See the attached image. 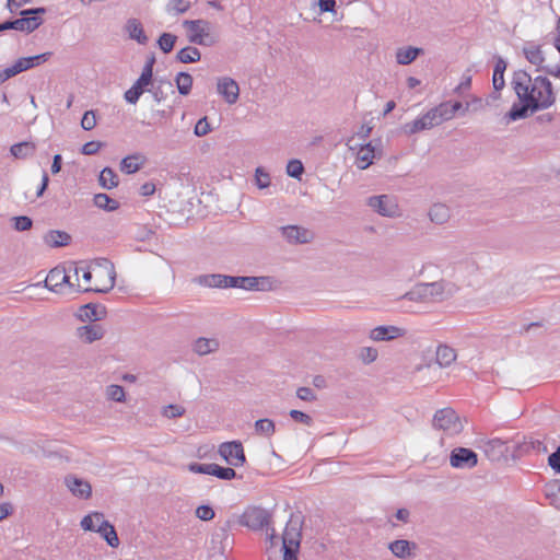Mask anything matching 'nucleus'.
Wrapping results in <instances>:
<instances>
[{"mask_svg": "<svg viewBox=\"0 0 560 560\" xmlns=\"http://www.w3.org/2000/svg\"><path fill=\"white\" fill-rule=\"evenodd\" d=\"M512 86L520 103L513 104L506 113L509 121L527 118L538 110L550 108L556 103V92L546 77L532 78L525 71H517L513 75Z\"/></svg>", "mask_w": 560, "mask_h": 560, "instance_id": "nucleus-1", "label": "nucleus"}, {"mask_svg": "<svg viewBox=\"0 0 560 560\" xmlns=\"http://www.w3.org/2000/svg\"><path fill=\"white\" fill-rule=\"evenodd\" d=\"M71 270L73 280L71 283L72 293H107L115 285V267L105 258L72 262Z\"/></svg>", "mask_w": 560, "mask_h": 560, "instance_id": "nucleus-2", "label": "nucleus"}, {"mask_svg": "<svg viewBox=\"0 0 560 560\" xmlns=\"http://www.w3.org/2000/svg\"><path fill=\"white\" fill-rule=\"evenodd\" d=\"M459 291V287L452 280L440 279L432 282H418L408 292L402 295V299L417 302H444L452 299Z\"/></svg>", "mask_w": 560, "mask_h": 560, "instance_id": "nucleus-3", "label": "nucleus"}, {"mask_svg": "<svg viewBox=\"0 0 560 560\" xmlns=\"http://www.w3.org/2000/svg\"><path fill=\"white\" fill-rule=\"evenodd\" d=\"M457 359L456 350L448 345H439L435 350V364L427 362L418 364L413 374L421 382H435L440 370L451 366Z\"/></svg>", "mask_w": 560, "mask_h": 560, "instance_id": "nucleus-4", "label": "nucleus"}, {"mask_svg": "<svg viewBox=\"0 0 560 560\" xmlns=\"http://www.w3.org/2000/svg\"><path fill=\"white\" fill-rule=\"evenodd\" d=\"M183 27L186 30L187 39L192 44L210 47L218 42V34L207 20H185Z\"/></svg>", "mask_w": 560, "mask_h": 560, "instance_id": "nucleus-5", "label": "nucleus"}, {"mask_svg": "<svg viewBox=\"0 0 560 560\" xmlns=\"http://www.w3.org/2000/svg\"><path fill=\"white\" fill-rule=\"evenodd\" d=\"M346 144L354 153V164L359 170H366L374 163L375 159L382 156V150L372 142L362 143L357 141L355 137H350Z\"/></svg>", "mask_w": 560, "mask_h": 560, "instance_id": "nucleus-6", "label": "nucleus"}, {"mask_svg": "<svg viewBox=\"0 0 560 560\" xmlns=\"http://www.w3.org/2000/svg\"><path fill=\"white\" fill-rule=\"evenodd\" d=\"M71 272V264L68 267L51 269L44 281L45 288L57 294H72L71 283L73 280Z\"/></svg>", "mask_w": 560, "mask_h": 560, "instance_id": "nucleus-7", "label": "nucleus"}, {"mask_svg": "<svg viewBox=\"0 0 560 560\" xmlns=\"http://www.w3.org/2000/svg\"><path fill=\"white\" fill-rule=\"evenodd\" d=\"M443 121L441 110L439 106H435L412 121L404 124L400 131L406 136H412L424 130H430L441 125Z\"/></svg>", "mask_w": 560, "mask_h": 560, "instance_id": "nucleus-8", "label": "nucleus"}, {"mask_svg": "<svg viewBox=\"0 0 560 560\" xmlns=\"http://www.w3.org/2000/svg\"><path fill=\"white\" fill-rule=\"evenodd\" d=\"M366 205L378 215L385 218H398L401 215V209L398 200L393 195L371 196L366 199Z\"/></svg>", "mask_w": 560, "mask_h": 560, "instance_id": "nucleus-9", "label": "nucleus"}, {"mask_svg": "<svg viewBox=\"0 0 560 560\" xmlns=\"http://www.w3.org/2000/svg\"><path fill=\"white\" fill-rule=\"evenodd\" d=\"M433 427L444 431L448 435H456L462 432L464 424L455 410L452 408H443L435 412Z\"/></svg>", "mask_w": 560, "mask_h": 560, "instance_id": "nucleus-10", "label": "nucleus"}, {"mask_svg": "<svg viewBox=\"0 0 560 560\" xmlns=\"http://www.w3.org/2000/svg\"><path fill=\"white\" fill-rule=\"evenodd\" d=\"M277 287L276 280L268 276L261 277H234L230 276V288H238L247 291H272Z\"/></svg>", "mask_w": 560, "mask_h": 560, "instance_id": "nucleus-11", "label": "nucleus"}, {"mask_svg": "<svg viewBox=\"0 0 560 560\" xmlns=\"http://www.w3.org/2000/svg\"><path fill=\"white\" fill-rule=\"evenodd\" d=\"M45 9H32L24 10L21 12L22 18L15 21H8L2 23V27L7 30H16L21 32H33L42 24V19L36 16V14H43Z\"/></svg>", "mask_w": 560, "mask_h": 560, "instance_id": "nucleus-12", "label": "nucleus"}, {"mask_svg": "<svg viewBox=\"0 0 560 560\" xmlns=\"http://www.w3.org/2000/svg\"><path fill=\"white\" fill-rule=\"evenodd\" d=\"M407 330L396 325H380L369 330L368 337L374 342L393 341L404 338Z\"/></svg>", "mask_w": 560, "mask_h": 560, "instance_id": "nucleus-13", "label": "nucleus"}, {"mask_svg": "<svg viewBox=\"0 0 560 560\" xmlns=\"http://www.w3.org/2000/svg\"><path fill=\"white\" fill-rule=\"evenodd\" d=\"M280 234L291 245L307 244L314 240L313 231L300 225L281 226Z\"/></svg>", "mask_w": 560, "mask_h": 560, "instance_id": "nucleus-14", "label": "nucleus"}, {"mask_svg": "<svg viewBox=\"0 0 560 560\" xmlns=\"http://www.w3.org/2000/svg\"><path fill=\"white\" fill-rule=\"evenodd\" d=\"M63 485L68 491L77 499L89 500L92 497L91 483L78 477L77 475L69 474L63 478Z\"/></svg>", "mask_w": 560, "mask_h": 560, "instance_id": "nucleus-15", "label": "nucleus"}, {"mask_svg": "<svg viewBox=\"0 0 560 560\" xmlns=\"http://www.w3.org/2000/svg\"><path fill=\"white\" fill-rule=\"evenodd\" d=\"M219 454L231 466H242L245 463V454L241 442H224L219 446Z\"/></svg>", "mask_w": 560, "mask_h": 560, "instance_id": "nucleus-16", "label": "nucleus"}, {"mask_svg": "<svg viewBox=\"0 0 560 560\" xmlns=\"http://www.w3.org/2000/svg\"><path fill=\"white\" fill-rule=\"evenodd\" d=\"M388 550L399 560H412L417 557L419 547L408 539H395L388 544Z\"/></svg>", "mask_w": 560, "mask_h": 560, "instance_id": "nucleus-17", "label": "nucleus"}, {"mask_svg": "<svg viewBox=\"0 0 560 560\" xmlns=\"http://www.w3.org/2000/svg\"><path fill=\"white\" fill-rule=\"evenodd\" d=\"M217 92L229 105L235 104L240 97V86L237 82L230 77H220L217 79Z\"/></svg>", "mask_w": 560, "mask_h": 560, "instance_id": "nucleus-18", "label": "nucleus"}, {"mask_svg": "<svg viewBox=\"0 0 560 560\" xmlns=\"http://www.w3.org/2000/svg\"><path fill=\"white\" fill-rule=\"evenodd\" d=\"M270 515L261 508H250L245 511L241 523L250 529H261L269 524Z\"/></svg>", "mask_w": 560, "mask_h": 560, "instance_id": "nucleus-19", "label": "nucleus"}, {"mask_svg": "<svg viewBox=\"0 0 560 560\" xmlns=\"http://www.w3.org/2000/svg\"><path fill=\"white\" fill-rule=\"evenodd\" d=\"M450 463L455 468H472L477 465V454L469 448H455L450 457Z\"/></svg>", "mask_w": 560, "mask_h": 560, "instance_id": "nucleus-20", "label": "nucleus"}, {"mask_svg": "<svg viewBox=\"0 0 560 560\" xmlns=\"http://www.w3.org/2000/svg\"><path fill=\"white\" fill-rule=\"evenodd\" d=\"M301 526L298 521L290 520L282 535V550H299L301 541Z\"/></svg>", "mask_w": 560, "mask_h": 560, "instance_id": "nucleus-21", "label": "nucleus"}, {"mask_svg": "<svg viewBox=\"0 0 560 560\" xmlns=\"http://www.w3.org/2000/svg\"><path fill=\"white\" fill-rule=\"evenodd\" d=\"M104 335L105 330L98 324H86L75 328V337L80 342L85 345L101 340Z\"/></svg>", "mask_w": 560, "mask_h": 560, "instance_id": "nucleus-22", "label": "nucleus"}, {"mask_svg": "<svg viewBox=\"0 0 560 560\" xmlns=\"http://www.w3.org/2000/svg\"><path fill=\"white\" fill-rule=\"evenodd\" d=\"M220 347V340L215 337H198L191 343V351L198 357H206L217 353Z\"/></svg>", "mask_w": 560, "mask_h": 560, "instance_id": "nucleus-23", "label": "nucleus"}, {"mask_svg": "<svg viewBox=\"0 0 560 560\" xmlns=\"http://www.w3.org/2000/svg\"><path fill=\"white\" fill-rule=\"evenodd\" d=\"M124 32L130 40H135L139 45L145 46L149 43V37L144 32L142 23L136 18L126 21Z\"/></svg>", "mask_w": 560, "mask_h": 560, "instance_id": "nucleus-24", "label": "nucleus"}, {"mask_svg": "<svg viewBox=\"0 0 560 560\" xmlns=\"http://www.w3.org/2000/svg\"><path fill=\"white\" fill-rule=\"evenodd\" d=\"M482 450L490 460L498 462L510 452V446L501 439H492L483 443Z\"/></svg>", "mask_w": 560, "mask_h": 560, "instance_id": "nucleus-25", "label": "nucleus"}, {"mask_svg": "<svg viewBox=\"0 0 560 560\" xmlns=\"http://www.w3.org/2000/svg\"><path fill=\"white\" fill-rule=\"evenodd\" d=\"M428 217L432 223L443 225L450 221L452 212L447 205L435 202L429 208Z\"/></svg>", "mask_w": 560, "mask_h": 560, "instance_id": "nucleus-26", "label": "nucleus"}, {"mask_svg": "<svg viewBox=\"0 0 560 560\" xmlns=\"http://www.w3.org/2000/svg\"><path fill=\"white\" fill-rule=\"evenodd\" d=\"M74 316L82 323L94 324L104 317V312L95 304H85L78 308Z\"/></svg>", "mask_w": 560, "mask_h": 560, "instance_id": "nucleus-27", "label": "nucleus"}, {"mask_svg": "<svg viewBox=\"0 0 560 560\" xmlns=\"http://www.w3.org/2000/svg\"><path fill=\"white\" fill-rule=\"evenodd\" d=\"M107 522L105 515L98 511H92L80 521V527L84 532L97 533L102 526Z\"/></svg>", "mask_w": 560, "mask_h": 560, "instance_id": "nucleus-28", "label": "nucleus"}, {"mask_svg": "<svg viewBox=\"0 0 560 560\" xmlns=\"http://www.w3.org/2000/svg\"><path fill=\"white\" fill-rule=\"evenodd\" d=\"M147 162V158L141 153H135L125 156L119 165V170L125 174L138 172Z\"/></svg>", "mask_w": 560, "mask_h": 560, "instance_id": "nucleus-29", "label": "nucleus"}, {"mask_svg": "<svg viewBox=\"0 0 560 560\" xmlns=\"http://www.w3.org/2000/svg\"><path fill=\"white\" fill-rule=\"evenodd\" d=\"M52 52L47 51L36 56L19 58L14 63L18 68L19 73L35 68L49 60Z\"/></svg>", "mask_w": 560, "mask_h": 560, "instance_id": "nucleus-30", "label": "nucleus"}, {"mask_svg": "<svg viewBox=\"0 0 560 560\" xmlns=\"http://www.w3.org/2000/svg\"><path fill=\"white\" fill-rule=\"evenodd\" d=\"M423 50L421 48L412 46H404L396 50L395 58L396 62L401 66L410 65L421 55Z\"/></svg>", "mask_w": 560, "mask_h": 560, "instance_id": "nucleus-31", "label": "nucleus"}, {"mask_svg": "<svg viewBox=\"0 0 560 560\" xmlns=\"http://www.w3.org/2000/svg\"><path fill=\"white\" fill-rule=\"evenodd\" d=\"M198 283L208 288H230V276L205 275L198 278Z\"/></svg>", "mask_w": 560, "mask_h": 560, "instance_id": "nucleus-32", "label": "nucleus"}, {"mask_svg": "<svg viewBox=\"0 0 560 560\" xmlns=\"http://www.w3.org/2000/svg\"><path fill=\"white\" fill-rule=\"evenodd\" d=\"M106 400L113 402L125 404L127 401V394L125 388L118 384H109L104 389Z\"/></svg>", "mask_w": 560, "mask_h": 560, "instance_id": "nucleus-33", "label": "nucleus"}, {"mask_svg": "<svg viewBox=\"0 0 560 560\" xmlns=\"http://www.w3.org/2000/svg\"><path fill=\"white\" fill-rule=\"evenodd\" d=\"M255 433L259 436L270 438L276 432L275 421L269 418L258 419L254 423Z\"/></svg>", "mask_w": 560, "mask_h": 560, "instance_id": "nucleus-34", "label": "nucleus"}, {"mask_svg": "<svg viewBox=\"0 0 560 560\" xmlns=\"http://www.w3.org/2000/svg\"><path fill=\"white\" fill-rule=\"evenodd\" d=\"M505 69H506V62L502 58H499L495 62L494 70H493V77H492L493 89L497 92L501 91L505 85V81H504Z\"/></svg>", "mask_w": 560, "mask_h": 560, "instance_id": "nucleus-35", "label": "nucleus"}, {"mask_svg": "<svg viewBox=\"0 0 560 560\" xmlns=\"http://www.w3.org/2000/svg\"><path fill=\"white\" fill-rule=\"evenodd\" d=\"M98 182L104 189L108 190L117 187L119 184L117 174L110 167H105L102 170Z\"/></svg>", "mask_w": 560, "mask_h": 560, "instance_id": "nucleus-36", "label": "nucleus"}, {"mask_svg": "<svg viewBox=\"0 0 560 560\" xmlns=\"http://www.w3.org/2000/svg\"><path fill=\"white\" fill-rule=\"evenodd\" d=\"M97 534L113 548H117L120 544L115 527L108 521L100 528Z\"/></svg>", "mask_w": 560, "mask_h": 560, "instance_id": "nucleus-37", "label": "nucleus"}, {"mask_svg": "<svg viewBox=\"0 0 560 560\" xmlns=\"http://www.w3.org/2000/svg\"><path fill=\"white\" fill-rule=\"evenodd\" d=\"M70 238V235L62 231H50L45 235V242L51 247L66 246Z\"/></svg>", "mask_w": 560, "mask_h": 560, "instance_id": "nucleus-38", "label": "nucleus"}, {"mask_svg": "<svg viewBox=\"0 0 560 560\" xmlns=\"http://www.w3.org/2000/svg\"><path fill=\"white\" fill-rule=\"evenodd\" d=\"M378 355H380L378 350L372 346L361 347L358 350V354H357L358 360L364 365L374 363L378 359Z\"/></svg>", "mask_w": 560, "mask_h": 560, "instance_id": "nucleus-39", "label": "nucleus"}, {"mask_svg": "<svg viewBox=\"0 0 560 560\" xmlns=\"http://www.w3.org/2000/svg\"><path fill=\"white\" fill-rule=\"evenodd\" d=\"M34 151L35 144L27 141L15 143L10 148V152L15 159H25L32 155Z\"/></svg>", "mask_w": 560, "mask_h": 560, "instance_id": "nucleus-40", "label": "nucleus"}, {"mask_svg": "<svg viewBox=\"0 0 560 560\" xmlns=\"http://www.w3.org/2000/svg\"><path fill=\"white\" fill-rule=\"evenodd\" d=\"M176 58L183 63L197 62L201 58V52L196 47L187 46L177 52Z\"/></svg>", "mask_w": 560, "mask_h": 560, "instance_id": "nucleus-41", "label": "nucleus"}, {"mask_svg": "<svg viewBox=\"0 0 560 560\" xmlns=\"http://www.w3.org/2000/svg\"><path fill=\"white\" fill-rule=\"evenodd\" d=\"M93 201L97 208L106 210V211H114V210L118 209V207H119L118 201L115 199H112L106 194H96L94 196Z\"/></svg>", "mask_w": 560, "mask_h": 560, "instance_id": "nucleus-42", "label": "nucleus"}, {"mask_svg": "<svg viewBox=\"0 0 560 560\" xmlns=\"http://www.w3.org/2000/svg\"><path fill=\"white\" fill-rule=\"evenodd\" d=\"M192 77L187 72H179L176 75L175 82L179 94L188 95L192 88Z\"/></svg>", "mask_w": 560, "mask_h": 560, "instance_id": "nucleus-43", "label": "nucleus"}, {"mask_svg": "<svg viewBox=\"0 0 560 560\" xmlns=\"http://www.w3.org/2000/svg\"><path fill=\"white\" fill-rule=\"evenodd\" d=\"M185 407L178 404H170L161 408L162 417L170 420L180 418L185 415Z\"/></svg>", "mask_w": 560, "mask_h": 560, "instance_id": "nucleus-44", "label": "nucleus"}, {"mask_svg": "<svg viewBox=\"0 0 560 560\" xmlns=\"http://www.w3.org/2000/svg\"><path fill=\"white\" fill-rule=\"evenodd\" d=\"M438 106L441 110L444 121L454 118L456 112L463 108V104L460 102H455L454 104H451L450 102H443Z\"/></svg>", "mask_w": 560, "mask_h": 560, "instance_id": "nucleus-45", "label": "nucleus"}, {"mask_svg": "<svg viewBox=\"0 0 560 560\" xmlns=\"http://www.w3.org/2000/svg\"><path fill=\"white\" fill-rule=\"evenodd\" d=\"M524 55H525L526 59L534 66H540L545 60L542 51H541L540 47H538V46L532 45V46L525 47Z\"/></svg>", "mask_w": 560, "mask_h": 560, "instance_id": "nucleus-46", "label": "nucleus"}, {"mask_svg": "<svg viewBox=\"0 0 560 560\" xmlns=\"http://www.w3.org/2000/svg\"><path fill=\"white\" fill-rule=\"evenodd\" d=\"M190 2L188 0H170L166 4V11L170 14H183L190 9Z\"/></svg>", "mask_w": 560, "mask_h": 560, "instance_id": "nucleus-47", "label": "nucleus"}, {"mask_svg": "<svg viewBox=\"0 0 560 560\" xmlns=\"http://www.w3.org/2000/svg\"><path fill=\"white\" fill-rule=\"evenodd\" d=\"M176 39L175 35L163 33L158 39V46L163 52L168 54L173 50Z\"/></svg>", "mask_w": 560, "mask_h": 560, "instance_id": "nucleus-48", "label": "nucleus"}, {"mask_svg": "<svg viewBox=\"0 0 560 560\" xmlns=\"http://www.w3.org/2000/svg\"><path fill=\"white\" fill-rule=\"evenodd\" d=\"M546 495L550 503L560 509V482H552L546 487Z\"/></svg>", "mask_w": 560, "mask_h": 560, "instance_id": "nucleus-49", "label": "nucleus"}, {"mask_svg": "<svg viewBox=\"0 0 560 560\" xmlns=\"http://www.w3.org/2000/svg\"><path fill=\"white\" fill-rule=\"evenodd\" d=\"M211 476H215L222 480H231L235 478L236 472L233 468L230 467H221L217 464H212Z\"/></svg>", "mask_w": 560, "mask_h": 560, "instance_id": "nucleus-50", "label": "nucleus"}, {"mask_svg": "<svg viewBox=\"0 0 560 560\" xmlns=\"http://www.w3.org/2000/svg\"><path fill=\"white\" fill-rule=\"evenodd\" d=\"M271 179L269 173L262 168L255 170V184L259 189H265L270 186Z\"/></svg>", "mask_w": 560, "mask_h": 560, "instance_id": "nucleus-51", "label": "nucleus"}, {"mask_svg": "<svg viewBox=\"0 0 560 560\" xmlns=\"http://www.w3.org/2000/svg\"><path fill=\"white\" fill-rule=\"evenodd\" d=\"M285 171L290 177L300 179L304 173V166L300 160L294 159L288 162Z\"/></svg>", "mask_w": 560, "mask_h": 560, "instance_id": "nucleus-52", "label": "nucleus"}, {"mask_svg": "<svg viewBox=\"0 0 560 560\" xmlns=\"http://www.w3.org/2000/svg\"><path fill=\"white\" fill-rule=\"evenodd\" d=\"M97 124V117H96V112L95 110H86L84 114H83V117L81 119V127L86 130V131H90L92 129L95 128Z\"/></svg>", "mask_w": 560, "mask_h": 560, "instance_id": "nucleus-53", "label": "nucleus"}, {"mask_svg": "<svg viewBox=\"0 0 560 560\" xmlns=\"http://www.w3.org/2000/svg\"><path fill=\"white\" fill-rule=\"evenodd\" d=\"M211 131V127H210V124L208 122V119L207 117H202L200 118L195 128H194V133L197 136V137H205L207 136L209 132Z\"/></svg>", "mask_w": 560, "mask_h": 560, "instance_id": "nucleus-54", "label": "nucleus"}, {"mask_svg": "<svg viewBox=\"0 0 560 560\" xmlns=\"http://www.w3.org/2000/svg\"><path fill=\"white\" fill-rule=\"evenodd\" d=\"M532 447H534V442H528L525 440L522 442H516L513 447V451H512V456L514 458L521 457L524 453L528 452Z\"/></svg>", "mask_w": 560, "mask_h": 560, "instance_id": "nucleus-55", "label": "nucleus"}, {"mask_svg": "<svg viewBox=\"0 0 560 560\" xmlns=\"http://www.w3.org/2000/svg\"><path fill=\"white\" fill-rule=\"evenodd\" d=\"M214 515L213 509L209 505H200L196 509V516L201 521H211Z\"/></svg>", "mask_w": 560, "mask_h": 560, "instance_id": "nucleus-56", "label": "nucleus"}, {"mask_svg": "<svg viewBox=\"0 0 560 560\" xmlns=\"http://www.w3.org/2000/svg\"><path fill=\"white\" fill-rule=\"evenodd\" d=\"M13 222L16 231L23 232L32 228V220L26 215L14 217Z\"/></svg>", "mask_w": 560, "mask_h": 560, "instance_id": "nucleus-57", "label": "nucleus"}, {"mask_svg": "<svg viewBox=\"0 0 560 560\" xmlns=\"http://www.w3.org/2000/svg\"><path fill=\"white\" fill-rule=\"evenodd\" d=\"M188 470L194 474L211 475L212 464L190 463L187 466Z\"/></svg>", "mask_w": 560, "mask_h": 560, "instance_id": "nucleus-58", "label": "nucleus"}, {"mask_svg": "<svg viewBox=\"0 0 560 560\" xmlns=\"http://www.w3.org/2000/svg\"><path fill=\"white\" fill-rule=\"evenodd\" d=\"M19 74L15 63L0 70V85Z\"/></svg>", "mask_w": 560, "mask_h": 560, "instance_id": "nucleus-59", "label": "nucleus"}, {"mask_svg": "<svg viewBox=\"0 0 560 560\" xmlns=\"http://www.w3.org/2000/svg\"><path fill=\"white\" fill-rule=\"evenodd\" d=\"M102 145L100 141H90L83 144L81 152L85 155H92L97 153Z\"/></svg>", "mask_w": 560, "mask_h": 560, "instance_id": "nucleus-60", "label": "nucleus"}, {"mask_svg": "<svg viewBox=\"0 0 560 560\" xmlns=\"http://www.w3.org/2000/svg\"><path fill=\"white\" fill-rule=\"evenodd\" d=\"M154 62H155L154 57H151L145 61V63L142 68V72L140 74L141 78H144L152 82Z\"/></svg>", "mask_w": 560, "mask_h": 560, "instance_id": "nucleus-61", "label": "nucleus"}, {"mask_svg": "<svg viewBox=\"0 0 560 560\" xmlns=\"http://www.w3.org/2000/svg\"><path fill=\"white\" fill-rule=\"evenodd\" d=\"M290 417L293 420H295L296 422H301V423H303L305 425H311L312 424V418L308 415H306V413H304V412H302L300 410H294V409L291 410L290 411Z\"/></svg>", "mask_w": 560, "mask_h": 560, "instance_id": "nucleus-62", "label": "nucleus"}, {"mask_svg": "<svg viewBox=\"0 0 560 560\" xmlns=\"http://www.w3.org/2000/svg\"><path fill=\"white\" fill-rule=\"evenodd\" d=\"M141 95L142 93L136 86L132 85L125 92L124 97L126 102H128L129 104H136Z\"/></svg>", "mask_w": 560, "mask_h": 560, "instance_id": "nucleus-63", "label": "nucleus"}, {"mask_svg": "<svg viewBox=\"0 0 560 560\" xmlns=\"http://www.w3.org/2000/svg\"><path fill=\"white\" fill-rule=\"evenodd\" d=\"M320 13H336V0H317Z\"/></svg>", "mask_w": 560, "mask_h": 560, "instance_id": "nucleus-64", "label": "nucleus"}]
</instances>
